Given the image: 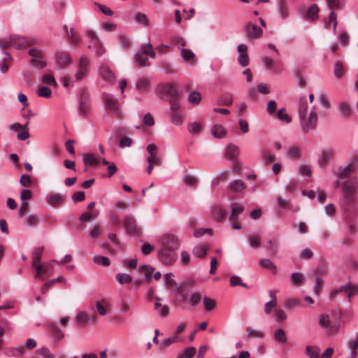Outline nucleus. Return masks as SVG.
<instances>
[{
  "label": "nucleus",
  "instance_id": "obj_50",
  "mask_svg": "<svg viewBox=\"0 0 358 358\" xmlns=\"http://www.w3.org/2000/svg\"><path fill=\"white\" fill-rule=\"evenodd\" d=\"M140 270L142 272H145V279L146 282H149L151 280L152 273L154 270V268L148 265H143L140 267Z\"/></svg>",
  "mask_w": 358,
  "mask_h": 358
},
{
  "label": "nucleus",
  "instance_id": "obj_28",
  "mask_svg": "<svg viewBox=\"0 0 358 358\" xmlns=\"http://www.w3.org/2000/svg\"><path fill=\"white\" fill-rule=\"evenodd\" d=\"M90 320L89 315L84 311H79L76 317V323L78 327H84Z\"/></svg>",
  "mask_w": 358,
  "mask_h": 358
},
{
  "label": "nucleus",
  "instance_id": "obj_15",
  "mask_svg": "<svg viewBox=\"0 0 358 358\" xmlns=\"http://www.w3.org/2000/svg\"><path fill=\"white\" fill-rule=\"evenodd\" d=\"M357 162V159H355L351 162L348 163L345 166L340 167L337 171V175L339 177L350 176L355 172Z\"/></svg>",
  "mask_w": 358,
  "mask_h": 358
},
{
  "label": "nucleus",
  "instance_id": "obj_17",
  "mask_svg": "<svg viewBox=\"0 0 358 358\" xmlns=\"http://www.w3.org/2000/svg\"><path fill=\"white\" fill-rule=\"evenodd\" d=\"M278 13L282 20L288 17L289 11L287 0H278Z\"/></svg>",
  "mask_w": 358,
  "mask_h": 358
},
{
  "label": "nucleus",
  "instance_id": "obj_7",
  "mask_svg": "<svg viewBox=\"0 0 358 358\" xmlns=\"http://www.w3.org/2000/svg\"><path fill=\"white\" fill-rule=\"evenodd\" d=\"M162 248L176 251L180 246L178 238L173 234H167L161 238Z\"/></svg>",
  "mask_w": 358,
  "mask_h": 358
},
{
  "label": "nucleus",
  "instance_id": "obj_62",
  "mask_svg": "<svg viewBox=\"0 0 358 358\" xmlns=\"http://www.w3.org/2000/svg\"><path fill=\"white\" fill-rule=\"evenodd\" d=\"M41 80L49 85L57 86L56 80L52 75L46 74L42 76Z\"/></svg>",
  "mask_w": 358,
  "mask_h": 358
},
{
  "label": "nucleus",
  "instance_id": "obj_27",
  "mask_svg": "<svg viewBox=\"0 0 358 358\" xmlns=\"http://www.w3.org/2000/svg\"><path fill=\"white\" fill-rule=\"evenodd\" d=\"M239 155V148L235 145H229L226 150V157L231 161H234Z\"/></svg>",
  "mask_w": 358,
  "mask_h": 358
},
{
  "label": "nucleus",
  "instance_id": "obj_34",
  "mask_svg": "<svg viewBox=\"0 0 358 358\" xmlns=\"http://www.w3.org/2000/svg\"><path fill=\"white\" fill-rule=\"evenodd\" d=\"M43 250V247L36 248L32 252V266H36V264H40L42 252Z\"/></svg>",
  "mask_w": 358,
  "mask_h": 358
},
{
  "label": "nucleus",
  "instance_id": "obj_51",
  "mask_svg": "<svg viewBox=\"0 0 358 358\" xmlns=\"http://www.w3.org/2000/svg\"><path fill=\"white\" fill-rule=\"evenodd\" d=\"M38 217L34 215H28L24 221V224L27 227H35L38 224Z\"/></svg>",
  "mask_w": 358,
  "mask_h": 358
},
{
  "label": "nucleus",
  "instance_id": "obj_61",
  "mask_svg": "<svg viewBox=\"0 0 358 358\" xmlns=\"http://www.w3.org/2000/svg\"><path fill=\"white\" fill-rule=\"evenodd\" d=\"M171 122L176 125H180L182 123V117L181 114L178 113H173L170 115Z\"/></svg>",
  "mask_w": 358,
  "mask_h": 358
},
{
  "label": "nucleus",
  "instance_id": "obj_45",
  "mask_svg": "<svg viewBox=\"0 0 358 358\" xmlns=\"http://www.w3.org/2000/svg\"><path fill=\"white\" fill-rule=\"evenodd\" d=\"M274 338L279 343H285L287 342L285 332L282 329H278L275 331Z\"/></svg>",
  "mask_w": 358,
  "mask_h": 358
},
{
  "label": "nucleus",
  "instance_id": "obj_41",
  "mask_svg": "<svg viewBox=\"0 0 358 358\" xmlns=\"http://www.w3.org/2000/svg\"><path fill=\"white\" fill-rule=\"evenodd\" d=\"M92 262L96 264H101L104 266L110 265V260L107 257L96 255L92 258Z\"/></svg>",
  "mask_w": 358,
  "mask_h": 358
},
{
  "label": "nucleus",
  "instance_id": "obj_6",
  "mask_svg": "<svg viewBox=\"0 0 358 358\" xmlns=\"http://www.w3.org/2000/svg\"><path fill=\"white\" fill-rule=\"evenodd\" d=\"M157 91L161 98L169 96L170 97V99H178V91L173 84L167 83L160 85L158 86Z\"/></svg>",
  "mask_w": 358,
  "mask_h": 358
},
{
  "label": "nucleus",
  "instance_id": "obj_58",
  "mask_svg": "<svg viewBox=\"0 0 358 358\" xmlns=\"http://www.w3.org/2000/svg\"><path fill=\"white\" fill-rule=\"evenodd\" d=\"M301 301L296 299H288L284 301V307L286 309H290L293 307L297 306L300 304Z\"/></svg>",
  "mask_w": 358,
  "mask_h": 358
},
{
  "label": "nucleus",
  "instance_id": "obj_2",
  "mask_svg": "<svg viewBox=\"0 0 358 358\" xmlns=\"http://www.w3.org/2000/svg\"><path fill=\"white\" fill-rule=\"evenodd\" d=\"M343 199L349 207H354L357 204V192L358 190V180L352 178L344 182L343 187Z\"/></svg>",
  "mask_w": 358,
  "mask_h": 358
},
{
  "label": "nucleus",
  "instance_id": "obj_31",
  "mask_svg": "<svg viewBox=\"0 0 358 358\" xmlns=\"http://www.w3.org/2000/svg\"><path fill=\"white\" fill-rule=\"evenodd\" d=\"M261 155L262 159L266 166H268L275 160V155L271 153L268 150H263Z\"/></svg>",
  "mask_w": 358,
  "mask_h": 358
},
{
  "label": "nucleus",
  "instance_id": "obj_4",
  "mask_svg": "<svg viewBox=\"0 0 358 358\" xmlns=\"http://www.w3.org/2000/svg\"><path fill=\"white\" fill-rule=\"evenodd\" d=\"M90 70V59L85 55H82L76 65V80L80 81L84 79L88 75Z\"/></svg>",
  "mask_w": 358,
  "mask_h": 358
},
{
  "label": "nucleus",
  "instance_id": "obj_48",
  "mask_svg": "<svg viewBox=\"0 0 358 358\" xmlns=\"http://www.w3.org/2000/svg\"><path fill=\"white\" fill-rule=\"evenodd\" d=\"M267 250L270 255H275L278 252V243L276 241H268L266 242Z\"/></svg>",
  "mask_w": 358,
  "mask_h": 358
},
{
  "label": "nucleus",
  "instance_id": "obj_64",
  "mask_svg": "<svg viewBox=\"0 0 358 358\" xmlns=\"http://www.w3.org/2000/svg\"><path fill=\"white\" fill-rule=\"evenodd\" d=\"M299 181L296 180H290L285 186V190L289 192L295 191L298 187Z\"/></svg>",
  "mask_w": 358,
  "mask_h": 358
},
{
  "label": "nucleus",
  "instance_id": "obj_20",
  "mask_svg": "<svg viewBox=\"0 0 358 358\" xmlns=\"http://www.w3.org/2000/svg\"><path fill=\"white\" fill-rule=\"evenodd\" d=\"M72 57L68 52H61L57 58V62L61 67H66L72 63Z\"/></svg>",
  "mask_w": 358,
  "mask_h": 358
},
{
  "label": "nucleus",
  "instance_id": "obj_8",
  "mask_svg": "<svg viewBox=\"0 0 358 358\" xmlns=\"http://www.w3.org/2000/svg\"><path fill=\"white\" fill-rule=\"evenodd\" d=\"M103 100L107 110H110L116 117L120 116V106L113 95L108 94H103Z\"/></svg>",
  "mask_w": 358,
  "mask_h": 358
},
{
  "label": "nucleus",
  "instance_id": "obj_56",
  "mask_svg": "<svg viewBox=\"0 0 358 358\" xmlns=\"http://www.w3.org/2000/svg\"><path fill=\"white\" fill-rule=\"evenodd\" d=\"M52 94L50 88L46 86L40 87L38 90V95L41 97L49 98Z\"/></svg>",
  "mask_w": 358,
  "mask_h": 358
},
{
  "label": "nucleus",
  "instance_id": "obj_44",
  "mask_svg": "<svg viewBox=\"0 0 358 358\" xmlns=\"http://www.w3.org/2000/svg\"><path fill=\"white\" fill-rule=\"evenodd\" d=\"M260 235L255 234L250 236L248 238V242L251 248H257L260 245Z\"/></svg>",
  "mask_w": 358,
  "mask_h": 358
},
{
  "label": "nucleus",
  "instance_id": "obj_53",
  "mask_svg": "<svg viewBox=\"0 0 358 358\" xmlns=\"http://www.w3.org/2000/svg\"><path fill=\"white\" fill-rule=\"evenodd\" d=\"M84 161L86 164L91 166L96 165L99 163V161L94 155L91 153L84 155Z\"/></svg>",
  "mask_w": 358,
  "mask_h": 358
},
{
  "label": "nucleus",
  "instance_id": "obj_54",
  "mask_svg": "<svg viewBox=\"0 0 358 358\" xmlns=\"http://www.w3.org/2000/svg\"><path fill=\"white\" fill-rule=\"evenodd\" d=\"M203 304L206 310L210 311L215 307L216 302L214 299L205 296L203 298Z\"/></svg>",
  "mask_w": 358,
  "mask_h": 358
},
{
  "label": "nucleus",
  "instance_id": "obj_38",
  "mask_svg": "<svg viewBox=\"0 0 358 358\" xmlns=\"http://www.w3.org/2000/svg\"><path fill=\"white\" fill-rule=\"evenodd\" d=\"M188 131L192 134H197L201 131L202 125L199 122H194L192 123H189L187 125Z\"/></svg>",
  "mask_w": 358,
  "mask_h": 358
},
{
  "label": "nucleus",
  "instance_id": "obj_36",
  "mask_svg": "<svg viewBox=\"0 0 358 358\" xmlns=\"http://www.w3.org/2000/svg\"><path fill=\"white\" fill-rule=\"evenodd\" d=\"M208 250V245L206 244H202V245L196 246L193 249V254L196 257H198L200 258L203 257L206 255Z\"/></svg>",
  "mask_w": 358,
  "mask_h": 358
},
{
  "label": "nucleus",
  "instance_id": "obj_35",
  "mask_svg": "<svg viewBox=\"0 0 358 358\" xmlns=\"http://www.w3.org/2000/svg\"><path fill=\"white\" fill-rule=\"evenodd\" d=\"M150 85L149 80L147 78H139L136 82V89L139 91L146 90Z\"/></svg>",
  "mask_w": 358,
  "mask_h": 358
},
{
  "label": "nucleus",
  "instance_id": "obj_11",
  "mask_svg": "<svg viewBox=\"0 0 358 358\" xmlns=\"http://www.w3.org/2000/svg\"><path fill=\"white\" fill-rule=\"evenodd\" d=\"M29 54L31 56L32 64L38 69H43L46 66V62L44 61L43 54L40 50L36 48H31L29 50Z\"/></svg>",
  "mask_w": 358,
  "mask_h": 358
},
{
  "label": "nucleus",
  "instance_id": "obj_43",
  "mask_svg": "<svg viewBox=\"0 0 358 358\" xmlns=\"http://www.w3.org/2000/svg\"><path fill=\"white\" fill-rule=\"evenodd\" d=\"M334 73V76L338 79H340L343 76V75L344 73V66L341 62L338 61L335 63Z\"/></svg>",
  "mask_w": 358,
  "mask_h": 358
},
{
  "label": "nucleus",
  "instance_id": "obj_1",
  "mask_svg": "<svg viewBox=\"0 0 358 358\" xmlns=\"http://www.w3.org/2000/svg\"><path fill=\"white\" fill-rule=\"evenodd\" d=\"M308 108L306 97L301 96L299 103L298 113L300 120V124L303 134H308L317 127V114L315 108H313L307 116V110Z\"/></svg>",
  "mask_w": 358,
  "mask_h": 358
},
{
  "label": "nucleus",
  "instance_id": "obj_24",
  "mask_svg": "<svg viewBox=\"0 0 358 358\" xmlns=\"http://www.w3.org/2000/svg\"><path fill=\"white\" fill-rule=\"evenodd\" d=\"M338 110L341 117L346 118L351 115L352 108L346 102L343 101L338 103Z\"/></svg>",
  "mask_w": 358,
  "mask_h": 358
},
{
  "label": "nucleus",
  "instance_id": "obj_40",
  "mask_svg": "<svg viewBox=\"0 0 358 358\" xmlns=\"http://www.w3.org/2000/svg\"><path fill=\"white\" fill-rule=\"evenodd\" d=\"M116 280L120 284H127L131 282L132 277L127 273H117Z\"/></svg>",
  "mask_w": 358,
  "mask_h": 358
},
{
  "label": "nucleus",
  "instance_id": "obj_30",
  "mask_svg": "<svg viewBox=\"0 0 358 358\" xmlns=\"http://www.w3.org/2000/svg\"><path fill=\"white\" fill-rule=\"evenodd\" d=\"M134 18L135 22L138 24H141L144 27H147L149 24V19L144 13L137 12L134 14Z\"/></svg>",
  "mask_w": 358,
  "mask_h": 358
},
{
  "label": "nucleus",
  "instance_id": "obj_3",
  "mask_svg": "<svg viewBox=\"0 0 358 358\" xmlns=\"http://www.w3.org/2000/svg\"><path fill=\"white\" fill-rule=\"evenodd\" d=\"M148 49L143 45L139 52L135 55V62L138 63L141 66H147L150 65L148 59L145 55H149L151 58L155 57V52L152 49V45L150 42L146 44Z\"/></svg>",
  "mask_w": 358,
  "mask_h": 358
},
{
  "label": "nucleus",
  "instance_id": "obj_22",
  "mask_svg": "<svg viewBox=\"0 0 358 358\" xmlns=\"http://www.w3.org/2000/svg\"><path fill=\"white\" fill-rule=\"evenodd\" d=\"M244 210V206L243 204L239 203H233L231 204V213L229 217L230 221L236 220L238 219L239 215H241Z\"/></svg>",
  "mask_w": 358,
  "mask_h": 358
},
{
  "label": "nucleus",
  "instance_id": "obj_10",
  "mask_svg": "<svg viewBox=\"0 0 358 358\" xmlns=\"http://www.w3.org/2000/svg\"><path fill=\"white\" fill-rule=\"evenodd\" d=\"M149 157L147 162L155 164V166H159L162 164V158L157 155V148L155 144H149L146 148Z\"/></svg>",
  "mask_w": 358,
  "mask_h": 358
},
{
  "label": "nucleus",
  "instance_id": "obj_52",
  "mask_svg": "<svg viewBox=\"0 0 358 358\" xmlns=\"http://www.w3.org/2000/svg\"><path fill=\"white\" fill-rule=\"evenodd\" d=\"M355 226V224L354 222H352L348 219H345L344 220L343 229L345 231V232L347 233V234H353Z\"/></svg>",
  "mask_w": 358,
  "mask_h": 358
},
{
  "label": "nucleus",
  "instance_id": "obj_59",
  "mask_svg": "<svg viewBox=\"0 0 358 358\" xmlns=\"http://www.w3.org/2000/svg\"><path fill=\"white\" fill-rule=\"evenodd\" d=\"M278 118L281 120L284 121L286 123H289L291 122L290 117L285 113V108H280L278 113H277Z\"/></svg>",
  "mask_w": 358,
  "mask_h": 358
},
{
  "label": "nucleus",
  "instance_id": "obj_26",
  "mask_svg": "<svg viewBox=\"0 0 358 358\" xmlns=\"http://www.w3.org/2000/svg\"><path fill=\"white\" fill-rule=\"evenodd\" d=\"M320 12V8L315 3H313L310 6L306 13V17L309 20H315L318 17V13Z\"/></svg>",
  "mask_w": 358,
  "mask_h": 358
},
{
  "label": "nucleus",
  "instance_id": "obj_47",
  "mask_svg": "<svg viewBox=\"0 0 358 358\" xmlns=\"http://www.w3.org/2000/svg\"><path fill=\"white\" fill-rule=\"evenodd\" d=\"M201 300V296L198 292L192 293L188 300V303L192 306H196Z\"/></svg>",
  "mask_w": 358,
  "mask_h": 358
},
{
  "label": "nucleus",
  "instance_id": "obj_16",
  "mask_svg": "<svg viewBox=\"0 0 358 358\" xmlns=\"http://www.w3.org/2000/svg\"><path fill=\"white\" fill-rule=\"evenodd\" d=\"M228 187L230 192L241 194L245 190L247 186L243 181L237 179L229 182Z\"/></svg>",
  "mask_w": 358,
  "mask_h": 358
},
{
  "label": "nucleus",
  "instance_id": "obj_32",
  "mask_svg": "<svg viewBox=\"0 0 358 358\" xmlns=\"http://www.w3.org/2000/svg\"><path fill=\"white\" fill-rule=\"evenodd\" d=\"M341 289L347 294L348 297L350 299V297L358 293V286L354 285L352 283L349 282L348 285L343 286Z\"/></svg>",
  "mask_w": 358,
  "mask_h": 358
},
{
  "label": "nucleus",
  "instance_id": "obj_19",
  "mask_svg": "<svg viewBox=\"0 0 358 358\" xmlns=\"http://www.w3.org/2000/svg\"><path fill=\"white\" fill-rule=\"evenodd\" d=\"M333 152L329 149L322 150L318 155L317 162L320 167L324 168L326 164L331 159Z\"/></svg>",
  "mask_w": 358,
  "mask_h": 358
},
{
  "label": "nucleus",
  "instance_id": "obj_37",
  "mask_svg": "<svg viewBox=\"0 0 358 358\" xmlns=\"http://www.w3.org/2000/svg\"><path fill=\"white\" fill-rule=\"evenodd\" d=\"M212 135L217 138H221L225 135V129L221 125H215L211 129Z\"/></svg>",
  "mask_w": 358,
  "mask_h": 358
},
{
  "label": "nucleus",
  "instance_id": "obj_18",
  "mask_svg": "<svg viewBox=\"0 0 358 358\" xmlns=\"http://www.w3.org/2000/svg\"><path fill=\"white\" fill-rule=\"evenodd\" d=\"M10 43L11 46L21 50L26 47L27 40L22 36L12 35L10 36Z\"/></svg>",
  "mask_w": 358,
  "mask_h": 358
},
{
  "label": "nucleus",
  "instance_id": "obj_13",
  "mask_svg": "<svg viewBox=\"0 0 358 358\" xmlns=\"http://www.w3.org/2000/svg\"><path fill=\"white\" fill-rule=\"evenodd\" d=\"M99 73L101 78L108 83L111 84L115 80V76L114 73L107 65L104 64L100 65L99 68Z\"/></svg>",
  "mask_w": 358,
  "mask_h": 358
},
{
  "label": "nucleus",
  "instance_id": "obj_12",
  "mask_svg": "<svg viewBox=\"0 0 358 358\" xmlns=\"http://www.w3.org/2000/svg\"><path fill=\"white\" fill-rule=\"evenodd\" d=\"M161 260L166 264H172L177 259L175 250L162 248L159 252Z\"/></svg>",
  "mask_w": 358,
  "mask_h": 358
},
{
  "label": "nucleus",
  "instance_id": "obj_21",
  "mask_svg": "<svg viewBox=\"0 0 358 358\" xmlns=\"http://www.w3.org/2000/svg\"><path fill=\"white\" fill-rule=\"evenodd\" d=\"M64 196L59 193H51L47 196V202L52 206H57L64 202Z\"/></svg>",
  "mask_w": 358,
  "mask_h": 358
},
{
  "label": "nucleus",
  "instance_id": "obj_9",
  "mask_svg": "<svg viewBox=\"0 0 358 358\" xmlns=\"http://www.w3.org/2000/svg\"><path fill=\"white\" fill-rule=\"evenodd\" d=\"M87 34L88 36L91 38L90 43L88 45V48L92 50L95 55L101 56L104 53L105 50L103 45L100 43L99 39L93 31H88Z\"/></svg>",
  "mask_w": 358,
  "mask_h": 358
},
{
  "label": "nucleus",
  "instance_id": "obj_57",
  "mask_svg": "<svg viewBox=\"0 0 358 358\" xmlns=\"http://www.w3.org/2000/svg\"><path fill=\"white\" fill-rule=\"evenodd\" d=\"M274 317L276 322L284 321L287 319V314L282 309H276L274 311Z\"/></svg>",
  "mask_w": 358,
  "mask_h": 358
},
{
  "label": "nucleus",
  "instance_id": "obj_14",
  "mask_svg": "<svg viewBox=\"0 0 358 358\" xmlns=\"http://www.w3.org/2000/svg\"><path fill=\"white\" fill-rule=\"evenodd\" d=\"M124 227L126 231L131 234H138L141 231L137 226L135 219L131 216H127L124 218Z\"/></svg>",
  "mask_w": 358,
  "mask_h": 358
},
{
  "label": "nucleus",
  "instance_id": "obj_25",
  "mask_svg": "<svg viewBox=\"0 0 358 358\" xmlns=\"http://www.w3.org/2000/svg\"><path fill=\"white\" fill-rule=\"evenodd\" d=\"M259 264L261 267L271 271L272 273L275 274L277 272V268L275 264L267 258L260 259L259 261Z\"/></svg>",
  "mask_w": 358,
  "mask_h": 358
},
{
  "label": "nucleus",
  "instance_id": "obj_5",
  "mask_svg": "<svg viewBox=\"0 0 358 358\" xmlns=\"http://www.w3.org/2000/svg\"><path fill=\"white\" fill-rule=\"evenodd\" d=\"M245 36L250 40H257L262 37L263 30L256 24L248 22L243 27Z\"/></svg>",
  "mask_w": 358,
  "mask_h": 358
},
{
  "label": "nucleus",
  "instance_id": "obj_23",
  "mask_svg": "<svg viewBox=\"0 0 358 358\" xmlns=\"http://www.w3.org/2000/svg\"><path fill=\"white\" fill-rule=\"evenodd\" d=\"M212 213L217 222L223 221L227 215V210L220 206H215L212 210Z\"/></svg>",
  "mask_w": 358,
  "mask_h": 358
},
{
  "label": "nucleus",
  "instance_id": "obj_39",
  "mask_svg": "<svg viewBox=\"0 0 358 358\" xmlns=\"http://www.w3.org/2000/svg\"><path fill=\"white\" fill-rule=\"evenodd\" d=\"M201 94L197 92L194 91L189 94L188 96V101L192 105H198L199 102L201 101Z\"/></svg>",
  "mask_w": 358,
  "mask_h": 358
},
{
  "label": "nucleus",
  "instance_id": "obj_49",
  "mask_svg": "<svg viewBox=\"0 0 358 358\" xmlns=\"http://www.w3.org/2000/svg\"><path fill=\"white\" fill-rule=\"evenodd\" d=\"M180 55L182 59L187 62L192 60L195 56L194 53L189 49L182 48Z\"/></svg>",
  "mask_w": 358,
  "mask_h": 358
},
{
  "label": "nucleus",
  "instance_id": "obj_42",
  "mask_svg": "<svg viewBox=\"0 0 358 358\" xmlns=\"http://www.w3.org/2000/svg\"><path fill=\"white\" fill-rule=\"evenodd\" d=\"M320 350L318 347L307 346L306 354L310 358H319Z\"/></svg>",
  "mask_w": 358,
  "mask_h": 358
},
{
  "label": "nucleus",
  "instance_id": "obj_55",
  "mask_svg": "<svg viewBox=\"0 0 358 358\" xmlns=\"http://www.w3.org/2000/svg\"><path fill=\"white\" fill-rule=\"evenodd\" d=\"M49 329L52 331L54 336L58 339H61L64 336V335L63 332L61 331V329H59L57 327H56L55 324H50Z\"/></svg>",
  "mask_w": 358,
  "mask_h": 358
},
{
  "label": "nucleus",
  "instance_id": "obj_46",
  "mask_svg": "<svg viewBox=\"0 0 358 358\" xmlns=\"http://www.w3.org/2000/svg\"><path fill=\"white\" fill-rule=\"evenodd\" d=\"M178 341V338L176 336H171L170 338H165L160 343V348L164 350L169 348L171 344L176 343Z\"/></svg>",
  "mask_w": 358,
  "mask_h": 358
},
{
  "label": "nucleus",
  "instance_id": "obj_29",
  "mask_svg": "<svg viewBox=\"0 0 358 358\" xmlns=\"http://www.w3.org/2000/svg\"><path fill=\"white\" fill-rule=\"evenodd\" d=\"M233 103L232 94L227 93L220 96L217 104L218 106H229Z\"/></svg>",
  "mask_w": 358,
  "mask_h": 358
},
{
  "label": "nucleus",
  "instance_id": "obj_60",
  "mask_svg": "<svg viewBox=\"0 0 358 358\" xmlns=\"http://www.w3.org/2000/svg\"><path fill=\"white\" fill-rule=\"evenodd\" d=\"M327 2L330 10L340 8L343 4V0H327Z\"/></svg>",
  "mask_w": 358,
  "mask_h": 358
},
{
  "label": "nucleus",
  "instance_id": "obj_63",
  "mask_svg": "<svg viewBox=\"0 0 358 358\" xmlns=\"http://www.w3.org/2000/svg\"><path fill=\"white\" fill-rule=\"evenodd\" d=\"M238 62L239 64L243 67L248 66L250 62L248 55L247 53L240 54L238 57Z\"/></svg>",
  "mask_w": 358,
  "mask_h": 358
},
{
  "label": "nucleus",
  "instance_id": "obj_33",
  "mask_svg": "<svg viewBox=\"0 0 358 358\" xmlns=\"http://www.w3.org/2000/svg\"><path fill=\"white\" fill-rule=\"evenodd\" d=\"M64 29L66 31V34L69 36V38L71 40V43L72 44H78L80 41V36L75 32L74 29L73 28H71L70 29H68V27L66 25H64Z\"/></svg>",
  "mask_w": 358,
  "mask_h": 358
}]
</instances>
